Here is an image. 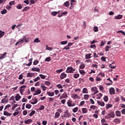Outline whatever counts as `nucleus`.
I'll return each instance as SVG.
<instances>
[{"instance_id":"obj_1","label":"nucleus","mask_w":125,"mask_h":125,"mask_svg":"<svg viewBox=\"0 0 125 125\" xmlns=\"http://www.w3.org/2000/svg\"><path fill=\"white\" fill-rule=\"evenodd\" d=\"M76 70L74 69L72 67H68L66 70V73L70 74H73Z\"/></svg>"},{"instance_id":"obj_2","label":"nucleus","mask_w":125,"mask_h":125,"mask_svg":"<svg viewBox=\"0 0 125 125\" xmlns=\"http://www.w3.org/2000/svg\"><path fill=\"white\" fill-rule=\"evenodd\" d=\"M67 104L68 107H74V106H76V104H72V101H71V100H67Z\"/></svg>"},{"instance_id":"obj_3","label":"nucleus","mask_w":125,"mask_h":125,"mask_svg":"<svg viewBox=\"0 0 125 125\" xmlns=\"http://www.w3.org/2000/svg\"><path fill=\"white\" fill-rule=\"evenodd\" d=\"M64 113V114L63 115V118H70L71 117V113H69L68 110H66Z\"/></svg>"},{"instance_id":"obj_4","label":"nucleus","mask_w":125,"mask_h":125,"mask_svg":"<svg viewBox=\"0 0 125 125\" xmlns=\"http://www.w3.org/2000/svg\"><path fill=\"white\" fill-rule=\"evenodd\" d=\"M115 89L113 87H111L109 89V94L110 95L115 94Z\"/></svg>"},{"instance_id":"obj_5","label":"nucleus","mask_w":125,"mask_h":125,"mask_svg":"<svg viewBox=\"0 0 125 125\" xmlns=\"http://www.w3.org/2000/svg\"><path fill=\"white\" fill-rule=\"evenodd\" d=\"M72 98H73V99H74V100H75L76 99H81V97L78 96V94H75L72 95Z\"/></svg>"},{"instance_id":"obj_6","label":"nucleus","mask_w":125,"mask_h":125,"mask_svg":"<svg viewBox=\"0 0 125 125\" xmlns=\"http://www.w3.org/2000/svg\"><path fill=\"white\" fill-rule=\"evenodd\" d=\"M91 91L95 92V94L98 93V90L97 87H93L91 88Z\"/></svg>"},{"instance_id":"obj_7","label":"nucleus","mask_w":125,"mask_h":125,"mask_svg":"<svg viewBox=\"0 0 125 125\" xmlns=\"http://www.w3.org/2000/svg\"><path fill=\"white\" fill-rule=\"evenodd\" d=\"M41 93H42V91L41 90V89H38L33 93V95H39V94H41Z\"/></svg>"},{"instance_id":"obj_8","label":"nucleus","mask_w":125,"mask_h":125,"mask_svg":"<svg viewBox=\"0 0 125 125\" xmlns=\"http://www.w3.org/2000/svg\"><path fill=\"white\" fill-rule=\"evenodd\" d=\"M32 101L31 102V104H32L33 105H35V104H37L38 103V99L36 98V97H34V98L32 99Z\"/></svg>"},{"instance_id":"obj_9","label":"nucleus","mask_w":125,"mask_h":125,"mask_svg":"<svg viewBox=\"0 0 125 125\" xmlns=\"http://www.w3.org/2000/svg\"><path fill=\"white\" fill-rule=\"evenodd\" d=\"M66 77H67V74H65V72L62 73L60 76V79L63 80V79H65V78H66Z\"/></svg>"},{"instance_id":"obj_10","label":"nucleus","mask_w":125,"mask_h":125,"mask_svg":"<svg viewBox=\"0 0 125 125\" xmlns=\"http://www.w3.org/2000/svg\"><path fill=\"white\" fill-rule=\"evenodd\" d=\"M6 54H7V52H5L4 54H1L0 56V60H2V59L5 58L6 57Z\"/></svg>"},{"instance_id":"obj_11","label":"nucleus","mask_w":125,"mask_h":125,"mask_svg":"<svg viewBox=\"0 0 125 125\" xmlns=\"http://www.w3.org/2000/svg\"><path fill=\"white\" fill-rule=\"evenodd\" d=\"M108 114L109 116L110 119H114V118H115V113H114V111H112Z\"/></svg>"},{"instance_id":"obj_12","label":"nucleus","mask_w":125,"mask_h":125,"mask_svg":"<svg viewBox=\"0 0 125 125\" xmlns=\"http://www.w3.org/2000/svg\"><path fill=\"white\" fill-rule=\"evenodd\" d=\"M32 72H41V69L38 67H33L31 69Z\"/></svg>"},{"instance_id":"obj_13","label":"nucleus","mask_w":125,"mask_h":125,"mask_svg":"<svg viewBox=\"0 0 125 125\" xmlns=\"http://www.w3.org/2000/svg\"><path fill=\"white\" fill-rule=\"evenodd\" d=\"M21 96L19 94H17L16 96L15 97V98L16 100V101H19L20 99H21Z\"/></svg>"},{"instance_id":"obj_14","label":"nucleus","mask_w":125,"mask_h":125,"mask_svg":"<svg viewBox=\"0 0 125 125\" xmlns=\"http://www.w3.org/2000/svg\"><path fill=\"white\" fill-rule=\"evenodd\" d=\"M113 123H115V124H120L121 119L119 118H115L113 120Z\"/></svg>"},{"instance_id":"obj_15","label":"nucleus","mask_w":125,"mask_h":125,"mask_svg":"<svg viewBox=\"0 0 125 125\" xmlns=\"http://www.w3.org/2000/svg\"><path fill=\"white\" fill-rule=\"evenodd\" d=\"M97 103L100 106H101L102 107H104L105 106V103L104 102H100V101H97Z\"/></svg>"},{"instance_id":"obj_16","label":"nucleus","mask_w":125,"mask_h":125,"mask_svg":"<svg viewBox=\"0 0 125 125\" xmlns=\"http://www.w3.org/2000/svg\"><path fill=\"white\" fill-rule=\"evenodd\" d=\"M106 81H109L110 83H105L106 85H112V84L113 83V81L111 80L110 78H108L106 79Z\"/></svg>"},{"instance_id":"obj_17","label":"nucleus","mask_w":125,"mask_h":125,"mask_svg":"<svg viewBox=\"0 0 125 125\" xmlns=\"http://www.w3.org/2000/svg\"><path fill=\"white\" fill-rule=\"evenodd\" d=\"M34 76H35V74H34L33 73H27V78H32V77H34Z\"/></svg>"},{"instance_id":"obj_18","label":"nucleus","mask_w":125,"mask_h":125,"mask_svg":"<svg viewBox=\"0 0 125 125\" xmlns=\"http://www.w3.org/2000/svg\"><path fill=\"white\" fill-rule=\"evenodd\" d=\"M91 55H92V54H86L85 55V59H90V58H91Z\"/></svg>"},{"instance_id":"obj_19","label":"nucleus","mask_w":125,"mask_h":125,"mask_svg":"<svg viewBox=\"0 0 125 125\" xmlns=\"http://www.w3.org/2000/svg\"><path fill=\"white\" fill-rule=\"evenodd\" d=\"M115 115L116 117H121L122 114H121V111L117 110L115 111Z\"/></svg>"},{"instance_id":"obj_20","label":"nucleus","mask_w":125,"mask_h":125,"mask_svg":"<svg viewBox=\"0 0 125 125\" xmlns=\"http://www.w3.org/2000/svg\"><path fill=\"white\" fill-rule=\"evenodd\" d=\"M33 61V59H30L29 60V62L27 63H23V65H26V66H31L32 65V61Z\"/></svg>"},{"instance_id":"obj_21","label":"nucleus","mask_w":125,"mask_h":125,"mask_svg":"<svg viewBox=\"0 0 125 125\" xmlns=\"http://www.w3.org/2000/svg\"><path fill=\"white\" fill-rule=\"evenodd\" d=\"M32 122H33V120H32V119H28L24 121V124H25L26 125H29V124L32 123Z\"/></svg>"},{"instance_id":"obj_22","label":"nucleus","mask_w":125,"mask_h":125,"mask_svg":"<svg viewBox=\"0 0 125 125\" xmlns=\"http://www.w3.org/2000/svg\"><path fill=\"white\" fill-rule=\"evenodd\" d=\"M82 113L83 114H86V113H87V108H82Z\"/></svg>"},{"instance_id":"obj_23","label":"nucleus","mask_w":125,"mask_h":125,"mask_svg":"<svg viewBox=\"0 0 125 125\" xmlns=\"http://www.w3.org/2000/svg\"><path fill=\"white\" fill-rule=\"evenodd\" d=\"M47 94L49 96H51V97H52V96H54V92H47Z\"/></svg>"},{"instance_id":"obj_24","label":"nucleus","mask_w":125,"mask_h":125,"mask_svg":"<svg viewBox=\"0 0 125 125\" xmlns=\"http://www.w3.org/2000/svg\"><path fill=\"white\" fill-rule=\"evenodd\" d=\"M59 12H60V11H59L58 12L56 11H53L51 12V15H53V16H56V15H57V14H58V13H59Z\"/></svg>"},{"instance_id":"obj_25","label":"nucleus","mask_w":125,"mask_h":125,"mask_svg":"<svg viewBox=\"0 0 125 125\" xmlns=\"http://www.w3.org/2000/svg\"><path fill=\"white\" fill-rule=\"evenodd\" d=\"M3 115L4 116H11V115H12V113H10L6 111H5L3 112Z\"/></svg>"},{"instance_id":"obj_26","label":"nucleus","mask_w":125,"mask_h":125,"mask_svg":"<svg viewBox=\"0 0 125 125\" xmlns=\"http://www.w3.org/2000/svg\"><path fill=\"white\" fill-rule=\"evenodd\" d=\"M26 87H27V86H26V85H23L20 87V90H21V91H24V90H25V89L26 88Z\"/></svg>"},{"instance_id":"obj_27","label":"nucleus","mask_w":125,"mask_h":125,"mask_svg":"<svg viewBox=\"0 0 125 125\" xmlns=\"http://www.w3.org/2000/svg\"><path fill=\"white\" fill-rule=\"evenodd\" d=\"M60 117V113L57 112L55 113V119H58Z\"/></svg>"},{"instance_id":"obj_28","label":"nucleus","mask_w":125,"mask_h":125,"mask_svg":"<svg viewBox=\"0 0 125 125\" xmlns=\"http://www.w3.org/2000/svg\"><path fill=\"white\" fill-rule=\"evenodd\" d=\"M82 92L83 93H88V90L87 88H83Z\"/></svg>"},{"instance_id":"obj_29","label":"nucleus","mask_w":125,"mask_h":125,"mask_svg":"<svg viewBox=\"0 0 125 125\" xmlns=\"http://www.w3.org/2000/svg\"><path fill=\"white\" fill-rule=\"evenodd\" d=\"M115 19H122L123 18V15H119L114 17Z\"/></svg>"},{"instance_id":"obj_30","label":"nucleus","mask_w":125,"mask_h":125,"mask_svg":"<svg viewBox=\"0 0 125 125\" xmlns=\"http://www.w3.org/2000/svg\"><path fill=\"white\" fill-rule=\"evenodd\" d=\"M113 107V105L111 104H107L105 105L106 109H109V108H112Z\"/></svg>"},{"instance_id":"obj_31","label":"nucleus","mask_w":125,"mask_h":125,"mask_svg":"<svg viewBox=\"0 0 125 125\" xmlns=\"http://www.w3.org/2000/svg\"><path fill=\"white\" fill-rule=\"evenodd\" d=\"M25 108H26V109H31V108H32V105L30 104H27L25 105Z\"/></svg>"},{"instance_id":"obj_32","label":"nucleus","mask_w":125,"mask_h":125,"mask_svg":"<svg viewBox=\"0 0 125 125\" xmlns=\"http://www.w3.org/2000/svg\"><path fill=\"white\" fill-rule=\"evenodd\" d=\"M83 98L84 100H87L88 98H89V95L88 94H85L83 95Z\"/></svg>"},{"instance_id":"obj_33","label":"nucleus","mask_w":125,"mask_h":125,"mask_svg":"<svg viewBox=\"0 0 125 125\" xmlns=\"http://www.w3.org/2000/svg\"><path fill=\"white\" fill-rule=\"evenodd\" d=\"M79 68L80 69H84L85 68V64L84 63H81Z\"/></svg>"},{"instance_id":"obj_34","label":"nucleus","mask_w":125,"mask_h":125,"mask_svg":"<svg viewBox=\"0 0 125 125\" xmlns=\"http://www.w3.org/2000/svg\"><path fill=\"white\" fill-rule=\"evenodd\" d=\"M79 72L83 76H84V75H85V71H84L83 70H79Z\"/></svg>"},{"instance_id":"obj_35","label":"nucleus","mask_w":125,"mask_h":125,"mask_svg":"<svg viewBox=\"0 0 125 125\" xmlns=\"http://www.w3.org/2000/svg\"><path fill=\"white\" fill-rule=\"evenodd\" d=\"M24 42V40H21L20 41H19L16 43V45H18V44H21Z\"/></svg>"},{"instance_id":"obj_36","label":"nucleus","mask_w":125,"mask_h":125,"mask_svg":"<svg viewBox=\"0 0 125 125\" xmlns=\"http://www.w3.org/2000/svg\"><path fill=\"white\" fill-rule=\"evenodd\" d=\"M64 5L66 7H68L70 5V3L68 1H66L64 3Z\"/></svg>"},{"instance_id":"obj_37","label":"nucleus","mask_w":125,"mask_h":125,"mask_svg":"<svg viewBox=\"0 0 125 125\" xmlns=\"http://www.w3.org/2000/svg\"><path fill=\"white\" fill-rule=\"evenodd\" d=\"M78 110H79V107H75L74 108L72 109V112H73V113H77V112H78Z\"/></svg>"},{"instance_id":"obj_38","label":"nucleus","mask_w":125,"mask_h":125,"mask_svg":"<svg viewBox=\"0 0 125 125\" xmlns=\"http://www.w3.org/2000/svg\"><path fill=\"white\" fill-rule=\"evenodd\" d=\"M7 13V10H6V9H3V10H2L1 12H0V13L1 14H5Z\"/></svg>"},{"instance_id":"obj_39","label":"nucleus","mask_w":125,"mask_h":125,"mask_svg":"<svg viewBox=\"0 0 125 125\" xmlns=\"http://www.w3.org/2000/svg\"><path fill=\"white\" fill-rule=\"evenodd\" d=\"M35 114H36V111L33 110L31 111V112L30 113L29 116H30V117H32V116L35 115Z\"/></svg>"},{"instance_id":"obj_40","label":"nucleus","mask_w":125,"mask_h":125,"mask_svg":"<svg viewBox=\"0 0 125 125\" xmlns=\"http://www.w3.org/2000/svg\"><path fill=\"white\" fill-rule=\"evenodd\" d=\"M104 100L105 102H108V100H109L108 96H104Z\"/></svg>"},{"instance_id":"obj_41","label":"nucleus","mask_w":125,"mask_h":125,"mask_svg":"<svg viewBox=\"0 0 125 125\" xmlns=\"http://www.w3.org/2000/svg\"><path fill=\"white\" fill-rule=\"evenodd\" d=\"M4 36V32L0 30V39Z\"/></svg>"},{"instance_id":"obj_42","label":"nucleus","mask_w":125,"mask_h":125,"mask_svg":"<svg viewBox=\"0 0 125 125\" xmlns=\"http://www.w3.org/2000/svg\"><path fill=\"white\" fill-rule=\"evenodd\" d=\"M103 96V94H102L101 93H100L99 94H97V96H98L97 99H100Z\"/></svg>"},{"instance_id":"obj_43","label":"nucleus","mask_w":125,"mask_h":125,"mask_svg":"<svg viewBox=\"0 0 125 125\" xmlns=\"http://www.w3.org/2000/svg\"><path fill=\"white\" fill-rule=\"evenodd\" d=\"M30 9V7H25L24 9H23L22 11L24 12V11H27Z\"/></svg>"},{"instance_id":"obj_44","label":"nucleus","mask_w":125,"mask_h":125,"mask_svg":"<svg viewBox=\"0 0 125 125\" xmlns=\"http://www.w3.org/2000/svg\"><path fill=\"white\" fill-rule=\"evenodd\" d=\"M79 77H80V74H74L73 75V78H74L75 79H78Z\"/></svg>"},{"instance_id":"obj_45","label":"nucleus","mask_w":125,"mask_h":125,"mask_svg":"<svg viewBox=\"0 0 125 125\" xmlns=\"http://www.w3.org/2000/svg\"><path fill=\"white\" fill-rule=\"evenodd\" d=\"M17 8L18 9H22V5L21 4H19L17 6Z\"/></svg>"},{"instance_id":"obj_46","label":"nucleus","mask_w":125,"mask_h":125,"mask_svg":"<svg viewBox=\"0 0 125 125\" xmlns=\"http://www.w3.org/2000/svg\"><path fill=\"white\" fill-rule=\"evenodd\" d=\"M61 72H63V68L56 70V73H57L58 74H60V73H61Z\"/></svg>"},{"instance_id":"obj_47","label":"nucleus","mask_w":125,"mask_h":125,"mask_svg":"<svg viewBox=\"0 0 125 125\" xmlns=\"http://www.w3.org/2000/svg\"><path fill=\"white\" fill-rule=\"evenodd\" d=\"M98 76H101L102 78H104L105 77V74L104 73L101 72L98 74Z\"/></svg>"},{"instance_id":"obj_48","label":"nucleus","mask_w":125,"mask_h":125,"mask_svg":"<svg viewBox=\"0 0 125 125\" xmlns=\"http://www.w3.org/2000/svg\"><path fill=\"white\" fill-rule=\"evenodd\" d=\"M33 80H34V82L36 83V82H38V81H39V80H41V78H40L39 77H38L35 79H34Z\"/></svg>"},{"instance_id":"obj_49","label":"nucleus","mask_w":125,"mask_h":125,"mask_svg":"<svg viewBox=\"0 0 125 125\" xmlns=\"http://www.w3.org/2000/svg\"><path fill=\"white\" fill-rule=\"evenodd\" d=\"M40 78H41V79H42V80H44V79H45L46 77L45 76L42 75V74H40L39 75Z\"/></svg>"},{"instance_id":"obj_50","label":"nucleus","mask_w":125,"mask_h":125,"mask_svg":"<svg viewBox=\"0 0 125 125\" xmlns=\"http://www.w3.org/2000/svg\"><path fill=\"white\" fill-rule=\"evenodd\" d=\"M45 61H46L47 62H49V61H51V59L50 57H47L45 59Z\"/></svg>"},{"instance_id":"obj_51","label":"nucleus","mask_w":125,"mask_h":125,"mask_svg":"<svg viewBox=\"0 0 125 125\" xmlns=\"http://www.w3.org/2000/svg\"><path fill=\"white\" fill-rule=\"evenodd\" d=\"M96 82H100V81H102V79H101V78L98 77V76H97L96 77Z\"/></svg>"},{"instance_id":"obj_52","label":"nucleus","mask_w":125,"mask_h":125,"mask_svg":"<svg viewBox=\"0 0 125 125\" xmlns=\"http://www.w3.org/2000/svg\"><path fill=\"white\" fill-rule=\"evenodd\" d=\"M83 27L84 29L86 28V22H85V21H83Z\"/></svg>"},{"instance_id":"obj_53","label":"nucleus","mask_w":125,"mask_h":125,"mask_svg":"<svg viewBox=\"0 0 125 125\" xmlns=\"http://www.w3.org/2000/svg\"><path fill=\"white\" fill-rule=\"evenodd\" d=\"M90 108V109H92V110H95V109H96L97 107L95 105H91Z\"/></svg>"},{"instance_id":"obj_54","label":"nucleus","mask_w":125,"mask_h":125,"mask_svg":"<svg viewBox=\"0 0 125 125\" xmlns=\"http://www.w3.org/2000/svg\"><path fill=\"white\" fill-rule=\"evenodd\" d=\"M34 42H41V41H40V39L39 38H36L34 41Z\"/></svg>"},{"instance_id":"obj_55","label":"nucleus","mask_w":125,"mask_h":125,"mask_svg":"<svg viewBox=\"0 0 125 125\" xmlns=\"http://www.w3.org/2000/svg\"><path fill=\"white\" fill-rule=\"evenodd\" d=\"M84 103H85V102H84V101H82L80 103V104H79V106H83V105H84Z\"/></svg>"},{"instance_id":"obj_56","label":"nucleus","mask_w":125,"mask_h":125,"mask_svg":"<svg viewBox=\"0 0 125 125\" xmlns=\"http://www.w3.org/2000/svg\"><path fill=\"white\" fill-rule=\"evenodd\" d=\"M105 43H106V42H105V41H102L101 42L100 46H103V45H104V44H105Z\"/></svg>"},{"instance_id":"obj_57","label":"nucleus","mask_w":125,"mask_h":125,"mask_svg":"<svg viewBox=\"0 0 125 125\" xmlns=\"http://www.w3.org/2000/svg\"><path fill=\"white\" fill-rule=\"evenodd\" d=\"M98 27L97 26H94V32H98Z\"/></svg>"},{"instance_id":"obj_58","label":"nucleus","mask_w":125,"mask_h":125,"mask_svg":"<svg viewBox=\"0 0 125 125\" xmlns=\"http://www.w3.org/2000/svg\"><path fill=\"white\" fill-rule=\"evenodd\" d=\"M68 97V95H67V93H63L62 95V98H67Z\"/></svg>"},{"instance_id":"obj_59","label":"nucleus","mask_w":125,"mask_h":125,"mask_svg":"<svg viewBox=\"0 0 125 125\" xmlns=\"http://www.w3.org/2000/svg\"><path fill=\"white\" fill-rule=\"evenodd\" d=\"M38 63H39V61L35 60L33 62V65H38Z\"/></svg>"},{"instance_id":"obj_60","label":"nucleus","mask_w":125,"mask_h":125,"mask_svg":"<svg viewBox=\"0 0 125 125\" xmlns=\"http://www.w3.org/2000/svg\"><path fill=\"white\" fill-rule=\"evenodd\" d=\"M44 109V106L42 105L40 106V108H39V110H40V111H42V110H43Z\"/></svg>"},{"instance_id":"obj_61","label":"nucleus","mask_w":125,"mask_h":125,"mask_svg":"<svg viewBox=\"0 0 125 125\" xmlns=\"http://www.w3.org/2000/svg\"><path fill=\"white\" fill-rule=\"evenodd\" d=\"M68 41H62L60 42L61 44H67Z\"/></svg>"},{"instance_id":"obj_62","label":"nucleus","mask_w":125,"mask_h":125,"mask_svg":"<svg viewBox=\"0 0 125 125\" xmlns=\"http://www.w3.org/2000/svg\"><path fill=\"white\" fill-rule=\"evenodd\" d=\"M18 106V105L17 104H14L13 107H12V110H14V109H15V108H16V107H17Z\"/></svg>"},{"instance_id":"obj_63","label":"nucleus","mask_w":125,"mask_h":125,"mask_svg":"<svg viewBox=\"0 0 125 125\" xmlns=\"http://www.w3.org/2000/svg\"><path fill=\"white\" fill-rule=\"evenodd\" d=\"M57 86L58 88H63V86H62L61 84H59L57 85Z\"/></svg>"},{"instance_id":"obj_64","label":"nucleus","mask_w":125,"mask_h":125,"mask_svg":"<svg viewBox=\"0 0 125 125\" xmlns=\"http://www.w3.org/2000/svg\"><path fill=\"white\" fill-rule=\"evenodd\" d=\"M121 113L123 115H125V108L124 109H123L122 110H121Z\"/></svg>"}]
</instances>
